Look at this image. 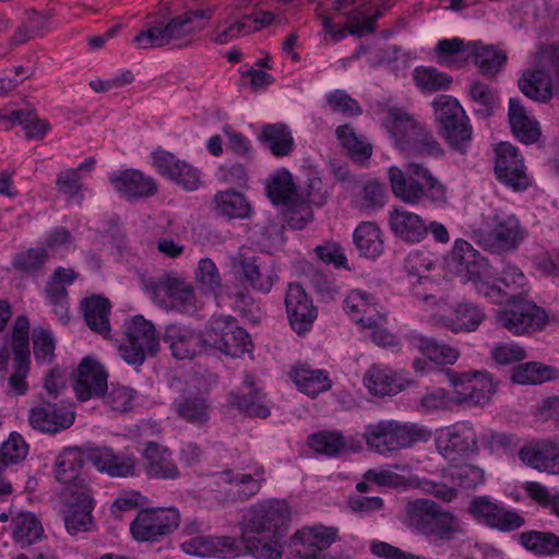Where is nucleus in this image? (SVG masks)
<instances>
[{
  "mask_svg": "<svg viewBox=\"0 0 559 559\" xmlns=\"http://www.w3.org/2000/svg\"><path fill=\"white\" fill-rule=\"evenodd\" d=\"M413 79L420 91L428 93L448 90L452 83L449 75L431 67H417Z\"/></svg>",
  "mask_w": 559,
  "mask_h": 559,
  "instance_id": "60",
  "label": "nucleus"
},
{
  "mask_svg": "<svg viewBox=\"0 0 559 559\" xmlns=\"http://www.w3.org/2000/svg\"><path fill=\"white\" fill-rule=\"evenodd\" d=\"M525 524V519L515 510L508 508L502 502L499 503L498 510L495 511L493 518L488 525L489 528L499 532H512Z\"/></svg>",
  "mask_w": 559,
  "mask_h": 559,
  "instance_id": "62",
  "label": "nucleus"
},
{
  "mask_svg": "<svg viewBox=\"0 0 559 559\" xmlns=\"http://www.w3.org/2000/svg\"><path fill=\"white\" fill-rule=\"evenodd\" d=\"M437 449L450 462L475 453L478 447L473 425L468 421H457L440 429L437 437Z\"/></svg>",
  "mask_w": 559,
  "mask_h": 559,
  "instance_id": "22",
  "label": "nucleus"
},
{
  "mask_svg": "<svg viewBox=\"0 0 559 559\" xmlns=\"http://www.w3.org/2000/svg\"><path fill=\"white\" fill-rule=\"evenodd\" d=\"M477 241L486 250L504 253L515 250L526 237V229L511 211L492 207L483 214L480 227L475 231Z\"/></svg>",
  "mask_w": 559,
  "mask_h": 559,
  "instance_id": "6",
  "label": "nucleus"
},
{
  "mask_svg": "<svg viewBox=\"0 0 559 559\" xmlns=\"http://www.w3.org/2000/svg\"><path fill=\"white\" fill-rule=\"evenodd\" d=\"M389 223L396 236L412 243L421 241L428 234L423 217L402 207H394L390 212Z\"/></svg>",
  "mask_w": 559,
  "mask_h": 559,
  "instance_id": "34",
  "label": "nucleus"
},
{
  "mask_svg": "<svg viewBox=\"0 0 559 559\" xmlns=\"http://www.w3.org/2000/svg\"><path fill=\"white\" fill-rule=\"evenodd\" d=\"M207 342L225 355L239 357L249 352L252 343L245 329L230 316L212 317L207 331Z\"/></svg>",
  "mask_w": 559,
  "mask_h": 559,
  "instance_id": "18",
  "label": "nucleus"
},
{
  "mask_svg": "<svg viewBox=\"0 0 559 559\" xmlns=\"http://www.w3.org/2000/svg\"><path fill=\"white\" fill-rule=\"evenodd\" d=\"M438 63L449 68H460L471 56V44L464 45V41L457 37L451 39H441L436 47Z\"/></svg>",
  "mask_w": 559,
  "mask_h": 559,
  "instance_id": "55",
  "label": "nucleus"
},
{
  "mask_svg": "<svg viewBox=\"0 0 559 559\" xmlns=\"http://www.w3.org/2000/svg\"><path fill=\"white\" fill-rule=\"evenodd\" d=\"M180 513L176 508H146L140 510L130 523L134 540L157 543L173 534L180 524Z\"/></svg>",
  "mask_w": 559,
  "mask_h": 559,
  "instance_id": "14",
  "label": "nucleus"
},
{
  "mask_svg": "<svg viewBox=\"0 0 559 559\" xmlns=\"http://www.w3.org/2000/svg\"><path fill=\"white\" fill-rule=\"evenodd\" d=\"M181 550L198 557H235L238 556L239 545L235 537L195 536L180 544Z\"/></svg>",
  "mask_w": 559,
  "mask_h": 559,
  "instance_id": "29",
  "label": "nucleus"
},
{
  "mask_svg": "<svg viewBox=\"0 0 559 559\" xmlns=\"http://www.w3.org/2000/svg\"><path fill=\"white\" fill-rule=\"evenodd\" d=\"M29 322L19 317L13 326L10 344L0 349V386L10 396H22L28 391L31 366Z\"/></svg>",
  "mask_w": 559,
  "mask_h": 559,
  "instance_id": "3",
  "label": "nucleus"
},
{
  "mask_svg": "<svg viewBox=\"0 0 559 559\" xmlns=\"http://www.w3.org/2000/svg\"><path fill=\"white\" fill-rule=\"evenodd\" d=\"M336 135L354 160L364 162L371 156V144L365 136L355 133L348 124L340 126L336 129Z\"/></svg>",
  "mask_w": 559,
  "mask_h": 559,
  "instance_id": "56",
  "label": "nucleus"
},
{
  "mask_svg": "<svg viewBox=\"0 0 559 559\" xmlns=\"http://www.w3.org/2000/svg\"><path fill=\"white\" fill-rule=\"evenodd\" d=\"M235 265L241 270L245 280L253 289L264 294L271 290L275 278L274 272L266 265L260 264L257 258L239 255Z\"/></svg>",
  "mask_w": 559,
  "mask_h": 559,
  "instance_id": "47",
  "label": "nucleus"
},
{
  "mask_svg": "<svg viewBox=\"0 0 559 559\" xmlns=\"http://www.w3.org/2000/svg\"><path fill=\"white\" fill-rule=\"evenodd\" d=\"M413 294L427 305V308L433 310L432 320L437 324L453 333L474 332L486 317L484 309L471 301H461L449 306L444 299L437 300L433 295L420 294L417 287H414Z\"/></svg>",
  "mask_w": 559,
  "mask_h": 559,
  "instance_id": "10",
  "label": "nucleus"
},
{
  "mask_svg": "<svg viewBox=\"0 0 559 559\" xmlns=\"http://www.w3.org/2000/svg\"><path fill=\"white\" fill-rule=\"evenodd\" d=\"M495 174L497 179L513 191H524L531 185L523 157L508 142L495 147Z\"/></svg>",
  "mask_w": 559,
  "mask_h": 559,
  "instance_id": "21",
  "label": "nucleus"
},
{
  "mask_svg": "<svg viewBox=\"0 0 559 559\" xmlns=\"http://www.w3.org/2000/svg\"><path fill=\"white\" fill-rule=\"evenodd\" d=\"M264 468L255 466L252 473H234L225 469L212 475L216 485H226L223 491L228 496H238L241 500H248L257 495L265 480Z\"/></svg>",
  "mask_w": 559,
  "mask_h": 559,
  "instance_id": "24",
  "label": "nucleus"
},
{
  "mask_svg": "<svg viewBox=\"0 0 559 559\" xmlns=\"http://www.w3.org/2000/svg\"><path fill=\"white\" fill-rule=\"evenodd\" d=\"M214 202L218 213L229 218H246L251 213V206L246 198L234 190L217 192Z\"/></svg>",
  "mask_w": 559,
  "mask_h": 559,
  "instance_id": "54",
  "label": "nucleus"
},
{
  "mask_svg": "<svg viewBox=\"0 0 559 559\" xmlns=\"http://www.w3.org/2000/svg\"><path fill=\"white\" fill-rule=\"evenodd\" d=\"M402 153L406 157L421 156L440 158L444 156V148L436 139L432 131L419 123Z\"/></svg>",
  "mask_w": 559,
  "mask_h": 559,
  "instance_id": "44",
  "label": "nucleus"
},
{
  "mask_svg": "<svg viewBox=\"0 0 559 559\" xmlns=\"http://www.w3.org/2000/svg\"><path fill=\"white\" fill-rule=\"evenodd\" d=\"M257 23L250 22V14L248 13L238 15L234 11H227V16L217 23L212 40L219 45L228 44L241 36L257 32Z\"/></svg>",
  "mask_w": 559,
  "mask_h": 559,
  "instance_id": "39",
  "label": "nucleus"
},
{
  "mask_svg": "<svg viewBox=\"0 0 559 559\" xmlns=\"http://www.w3.org/2000/svg\"><path fill=\"white\" fill-rule=\"evenodd\" d=\"M471 55L474 56L475 63L484 75H495L507 61V55L502 50H497L492 46L477 48L476 43L471 44Z\"/></svg>",
  "mask_w": 559,
  "mask_h": 559,
  "instance_id": "59",
  "label": "nucleus"
},
{
  "mask_svg": "<svg viewBox=\"0 0 559 559\" xmlns=\"http://www.w3.org/2000/svg\"><path fill=\"white\" fill-rule=\"evenodd\" d=\"M47 260L48 253L45 248H29L14 257L13 266L21 272L32 274L39 271Z\"/></svg>",
  "mask_w": 559,
  "mask_h": 559,
  "instance_id": "63",
  "label": "nucleus"
},
{
  "mask_svg": "<svg viewBox=\"0 0 559 559\" xmlns=\"http://www.w3.org/2000/svg\"><path fill=\"white\" fill-rule=\"evenodd\" d=\"M11 535L21 547H27L41 539L44 528L40 521L32 512H20L10 524Z\"/></svg>",
  "mask_w": 559,
  "mask_h": 559,
  "instance_id": "46",
  "label": "nucleus"
},
{
  "mask_svg": "<svg viewBox=\"0 0 559 559\" xmlns=\"http://www.w3.org/2000/svg\"><path fill=\"white\" fill-rule=\"evenodd\" d=\"M259 140L276 157L288 156L295 146L292 131L284 123L265 124Z\"/></svg>",
  "mask_w": 559,
  "mask_h": 559,
  "instance_id": "45",
  "label": "nucleus"
},
{
  "mask_svg": "<svg viewBox=\"0 0 559 559\" xmlns=\"http://www.w3.org/2000/svg\"><path fill=\"white\" fill-rule=\"evenodd\" d=\"M520 544L538 556L559 555V536L550 532L530 531L519 535Z\"/></svg>",
  "mask_w": 559,
  "mask_h": 559,
  "instance_id": "52",
  "label": "nucleus"
},
{
  "mask_svg": "<svg viewBox=\"0 0 559 559\" xmlns=\"http://www.w3.org/2000/svg\"><path fill=\"white\" fill-rule=\"evenodd\" d=\"M194 280L199 288L213 296L222 292V276L215 262L210 258H202L194 271Z\"/></svg>",
  "mask_w": 559,
  "mask_h": 559,
  "instance_id": "57",
  "label": "nucleus"
},
{
  "mask_svg": "<svg viewBox=\"0 0 559 559\" xmlns=\"http://www.w3.org/2000/svg\"><path fill=\"white\" fill-rule=\"evenodd\" d=\"M509 308L499 312L498 323L514 335L543 330L548 322L545 309L526 298L521 301H507Z\"/></svg>",
  "mask_w": 559,
  "mask_h": 559,
  "instance_id": "19",
  "label": "nucleus"
},
{
  "mask_svg": "<svg viewBox=\"0 0 559 559\" xmlns=\"http://www.w3.org/2000/svg\"><path fill=\"white\" fill-rule=\"evenodd\" d=\"M454 402L460 405L484 406L496 392L497 383L486 371L456 373L450 371Z\"/></svg>",
  "mask_w": 559,
  "mask_h": 559,
  "instance_id": "16",
  "label": "nucleus"
},
{
  "mask_svg": "<svg viewBox=\"0 0 559 559\" xmlns=\"http://www.w3.org/2000/svg\"><path fill=\"white\" fill-rule=\"evenodd\" d=\"M532 66L519 81V87L527 97L547 102L559 88V46L538 47Z\"/></svg>",
  "mask_w": 559,
  "mask_h": 559,
  "instance_id": "8",
  "label": "nucleus"
},
{
  "mask_svg": "<svg viewBox=\"0 0 559 559\" xmlns=\"http://www.w3.org/2000/svg\"><path fill=\"white\" fill-rule=\"evenodd\" d=\"M246 393H231L228 403L241 413L259 418H266L271 412L265 403V396L260 389L254 388L253 377L247 376L243 380Z\"/></svg>",
  "mask_w": 559,
  "mask_h": 559,
  "instance_id": "36",
  "label": "nucleus"
},
{
  "mask_svg": "<svg viewBox=\"0 0 559 559\" xmlns=\"http://www.w3.org/2000/svg\"><path fill=\"white\" fill-rule=\"evenodd\" d=\"M86 324L95 332L106 335L109 333V301L102 296H92L82 302Z\"/></svg>",
  "mask_w": 559,
  "mask_h": 559,
  "instance_id": "49",
  "label": "nucleus"
},
{
  "mask_svg": "<svg viewBox=\"0 0 559 559\" xmlns=\"http://www.w3.org/2000/svg\"><path fill=\"white\" fill-rule=\"evenodd\" d=\"M556 369L540 362H525L513 369L511 380L519 384H539L556 377Z\"/></svg>",
  "mask_w": 559,
  "mask_h": 559,
  "instance_id": "58",
  "label": "nucleus"
},
{
  "mask_svg": "<svg viewBox=\"0 0 559 559\" xmlns=\"http://www.w3.org/2000/svg\"><path fill=\"white\" fill-rule=\"evenodd\" d=\"M10 126H22L25 135L29 140H41L50 130V124L47 120L39 119L33 109L14 110L8 116L3 117Z\"/></svg>",
  "mask_w": 559,
  "mask_h": 559,
  "instance_id": "51",
  "label": "nucleus"
},
{
  "mask_svg": "<svg viewBox=\"0 0 559 559\" xmlns=\"http://www.w3.org/2000/svg\"><path fill=\"white\" fill-rule=\"evenodd\" d=\"M285 305L292 329L298 334L309 332L317 318V309L299 284L288 286Z\"/></svg>",
  "mask_w": 559,
  "mask_h": 559,
  "instance_id": "25",
  "label": "nucleus"
},
{
  "mask_svg": "<svg viewBox=\"0 0 559 559\" xmlns=\"http://www.w3.org/2000/svg\"><path fill=\"white\" fill-rule=\"evenodd\" d=\"M176 412L192 425H204L210 419V404L201 395L183 396L175 403Z\"/></svg>",
  "mask_w": 559,
  "mask_h": 559,
  "instance_id": "53",
  "label": "nucleus"
},
{
  "mask_svg": "<svg viewBox=\"0 0 559 559\" xmlns=\"http://www.w3.org/2000/svg\"><path fill=\"white\" fill-rule=\"evenodd\" d=\"M430 438L431 431L427 427L394 419L367 424L362 432L368 449L383 456L419 442H427Z\"/></svg>",
  "mask_w": 559,
  "mask_h": 559,
  "instance_id": "4",
  "label": "nucleus"
},
{
  "mask_svg": "<svg viewBox=\"0 0 559 559\" xmlns=\"http://www.w3.org/2000/svg\"><path fill=\"white\" fill-rule=\"evenodd\" d=\"M448 264L464 283L472 285L476 294H478V284L486 283L491 270L488 260L463 239L455 240Z\"/></svg>",
  "mask_w": 559,
  "mask_h": 559,
  "instance_id": "17",
  "label": "nucleus"
},
{
  "mask_svg": "<svg viewBox=\"0 0 559 559\" xmlns=\"http://www.w3.org/2000/svg\"><path fill=\"white\" fill-rule=\"evenodd\" d=\"M28 453V445L17 432H12L0 447V471L22 462Z\"/></svg>",
  "mask_w": 559,
  "mask_h": 559,
  "instance_id": "61",
  "label": "nucleus"
},
{
  "mask_svg": "<svg viewBox=\"0 0 559 559\" xmlns=\"http://www.w3.org/2000/svg\"><path fill=\"white\" fill-rule=\"evenodd\" d=\"M386 175L393 195L406 204L426 200L437 209L449 205L448 187L423 164L408 163L405 171L391 166Z\"/></svg>",
  "mask_w": 559,
  "mask_h": 559,
  "instance_id": "2",
  "label": "nucleus"
},
{
  "mask_svg": "<svg viewBox=\"0 0 559 559\" xmlns=\"http://www.w3.org/2000/svg\"><path fill=\"white\" fill-rule=\"evenodd\" d=\"M61 499L66 506L64 524L68 532L74 535L90 531L94 524L92 516L94 500L91 489L81 484L64 487Z\"/></svg>",
  "mask_w": 559,
  "mask_h": 559,
  "instance_id": "20",
  "label": "nucleus"
},
{
  "mask_svg": "<svg viewBox=\"0 0 559 559\" xmlns=\"http://www.w3.org/2000/svg\"><path fill=\"white\" fill-rule=\"evenodd\" d=\"M500 501L489 496H475L468 504V513L480 525L488 527Z\"/></svg>",
  "mask_w": 559,
  "mask_h": 559,
  "instance_id": "64",
  "label": "nucleus"
},
{
  "mask_svg": "<svg viewBox=\"0 0 559 559\" xmlns=\"http://www.w3.org/2000/svg\"><path fill=\"white\" fill-rule=\"evenodd\" d=\"M484 480L481 468L472 464H462L443 469L441 480L417 479V488L441 501L452 502L457 498V487L473 489Z\"/></svg>",
  "mask_w": 559,
  "mask_h": 559,
  "instance_id": "12",
  "label": "nucleus"
},
{
  "mask_svg": "<svg viewBox=\"0 0 559 559\" xmlns=\"http://www.w3.org/2000/svg\"><path fill=\"white\" fill-rule=\"evenodd\" d=\"M383 124L394 140L395 147L402 152L419 122L406 111L392 107L388 109Z\"/></svg>",
  "mask_w": 559,
  "mask_h": 559,
  "instance_id": "41",
  "label": "nucleus"
},
{
  "mask_svg": "<svg viewBox=\"0 0 559 559\" xmlns=\"http://www.w3.org/2000/svg\"><path fill=\"white\" fill-rule=\"evenodd\" d=\"M143 468L147 477L156 479H176L179 468L168 448L148 441L142 452Z\"/></svg>",
  "mask_w": 559,
  "mask_h": 559,
  "instance_id": "31",
  "label": "nucleus"
},
{
  "mask_svg": "<svg viewBox=\"0 0 559 559\" xmlns=\"http://www.w3.org/2000/svg\"><path fill=\"white\" fill-rule=\"evenodd\" d=\"M266 193L272 203L281 205L292 203L298 197L293 177L286 169L271 175L266 182Z\"/></svg>",
  "mask_w": 559,
  "mask_h": 559,
  "instance_id": "50",
  "label": "nucleus"
},
{
  "mask_svg": "<svg viewBox=\"0 0 559 559\" xmlns=\"http://www.w3.org/2000/svg\"><path fill=\"white\" fill-rule=\"evenodd\" d=\"M87 457L97 471L110 477H131L138 474L139 463L133 454H117L111 448L96 447L88 451Z\"/></svg>",
  "mask_w": 559,
  "mask_h": 559,
  "instance_id": "27",
  "label": "nucleus"
},
{
  "mask_svg": "<svg viewBox=\"0 0 559 559\" xmlns=\"http://www.w3.org/2000/svg\"><path fill=\"white\" fill-rule=\"evenodd\" d=\"M348 317L362 328L365 324H376L382 319V307L368 292L353 289L343 301Z\"/></svg>",
  "mask_w": 559,
  "mask_h": 559,
  "instance_id": "32",
  "label": "nucleus"
},
{
  "mask_svg": "<svg viewBox=\"0 0 559 559\" xmlns=\"http://www.w3.org/2000/svg\"><path fill=\"white\" fill-rule=\"evenodd\" d=\"M83 453L78 448L64 449L56 459L55 474L59 483L66 487L74 485H85L84 480L79 477L83 467Z\"/></svg>",
  "mask_w": 559,
  "mask_h": 559,
  "instance_id": "43",
  "label": "nucleus"
},
{
  "mask_svg": "<svg viewBox=\"0 0 559 559\" xmlns=\"http://www.w3.org/2000/svg\"><path fill=\"white\" fill-rule=\"evenodd\" d=\"M404 523L431 540H450L462 533L459 518L429 499L408 502Z\"/></svg>",
  "mask_w": 559,
  "mask_h": 559,
  "instance_id": "5",
  "label": "nucleus"
},
{
  "mask_svg": "<svg viewBox=\"0 0 559 559\" xmlns=\"http://www.w3.org/2000/svg\"><path fill=\"white\" fill-rule=\"evenodd\" d=\"M124 342L119 346L121 358L129 365L140 366L146 356L159 350V337L154 324L143 316L128 319L123 324Z\"/></svg>",
  "mask_w": 559,
  "mask_h": 559,
  "instance_id": "13",
  "label": "nucleus"
},
{
  "mask_svg": "<svg viewBox=\"0 0 559 559\" xmlns=\"http://www.w3.org/2000/svg\"><path fill=\"white\" fill-rule=\"evenodd\" d=\"M74 413L63 404L44 402L28 414L31 426L45 433H57L74 423Z\"/></svg>",
  "mask_w": 559,
  "mask_h": 559,
  "instance_id": "26",
  "label": "nucleus"
},
{
  "mask_svg": "<svg viewBox=\"0 0 559 559\" xmlns=\"http://www.w3.org/2000/svg\"><path fill=\"white\" fill-rule=\"evenodd\" d=\"M354 243L359 254L376 259L383 252L382 233L372 222H362L354 230Z\"/></svg>",
  "mask_w": 559,
  "mask_h": 559,
  "instance_id": "48",
  "label": "nucleus"
},
{
  "mask_svg": "<svg viewBox=\"0 0 559 559\" xmlns=\"http://www.w3.org/2000/svg\"><path fill=\"white\" fill-rule=\"evenodd\" d=\"M164 342L168 344L171 355L177 359L192 358L201 346L200 335L181 324L167 325Z\"/></svg>",
  "mask_w": 559,
  "mask_h": 559,
  "instance_id": "35",
  "label": "nucleus"
},
{
  "mask_svg": "<svg viewBox=\"0 0 559 559\" xmlns=\"http://www.w3.org/2000/svg\"><path fill=\"white\" fill-rule=\"evenodd\" d=\"M530 287L524 273L512 264H507L501 271L500 278H495L492 272L485 284H478V295L491 304L501 305L507 301H521L527 298Z\"/></svg>",
  "mask_w": 559,
  "mask_h": 559,
  "instance_id": "15",
  "label": "nucleus"
},
{
  "mask_svg": "<svg viewBox=\"0 0 559 559\" xmlns=\"http://www.w3.org/2000/svg\"><path fill=\"white\" fill-rule=\"evenodd\" d=\"M408 340L413 347L438 365H453L460 357V352L455 347L421 334L412 333L408 335Z\"/></svg>",
  "mask_w": 559,
  "mask_h": 559,
  "instance_id": "42",
  "label": "nucleus"
},
{
  "mask_svg": "<svg viewBox=\"0 0 559 559\" xmlns=\"http://www.w3.org/2000/svg\"><path fill=\"white\" fill-rule=\"evenodd\" d=\"M114 188L127 199L148 198L156 193L155 180L136 169L118 171L110 177Z\"/></svg>",
  "mask_w": 559,
  "mask_h": 559,
  "instance_id": "33",
  "label": "nucleus"
},
{
  "mask_svg": "<svg viewBox=\"0 0 559 559\" xmlns=\"http://www.w3.org/2000/svg\"><path fill=\"white\" fill-rule=\"evenodd\" d=\"M364 383L373 395H395L404 390V383L388 366H371L364 376Z\"/></svg>",
  "mask_w": 559,
  "mask_h": 559,
  "instance_id": "37",
  "label": "nucleus"
},
{
  "mask_svg": "<svg viewBox=\"0 0 559 559\" xmlns=\"http://www.w3.org/2000/svg\"><path fill=\"white\" fill-rule=\"evenodd\" d=\"M289 377L298 390L309 396H316L332 388V381L325 370L312 369L308 365L293 367Z\"/></svg>",
  "mask_w": 559,
  "mask_h": 559,
  "instance_id": "38",
  "label": "nucleus"
},
{
  "mask_svg": "<svg viewBox=\"0 0 559 559\" xmlns=\"http://www.w3.org/2000/svg\"><path fill=\"white\" fill-rule=\"evenodd\" d=\"M309 448L326 457H338L348 453H358L362 449L361 441L355 437H346L338 430H321L308 438Z\"/></svg>",
  "mask_w": 559,
  "mask_h": 559,
  "instance_id": "28",
  "label": "nucleus"
},
{
  "mask_svg": "<svg viewBox=\"0 0 559 559\" xmlns=\"http://www.w3.org/2000/svg\"><path fill=\"white\" fill-rule=\"evenodd\" d=\"M106 390L107 373L103 366L91 358H84L79 366L74 383L76 397L84 402L103 395Z\"/></svg>",
  "mask_w": 559,
  "mask_h": 559,
  "instance_id": "30",
  "label": "nucleus"
},
{
  "mask_svg": "<svg viewBox=\"0 0 559 559\" xmlns=\"http://www.w3.org/2000/svg\"><path fill=\"white\" fill-rule=\"evenodd\" d=\"M508 116L511 130L521 142L532 144L538 140L540 134L538 123L527 115L518 98H510Z\"/></svg>",
  "mask_w": 559,
  "mask_h": 559,
  "instance_id": "40",
  "label": "nucleus"
},
{
  "mask_svg": "<svg viewBox=\"0 0 559 559\" xmlns=\"http://www.w3.org/2000/svg\"><path fill=\"white\" fill-rule=\"evenodd\" d=\"M214 9H197L187 11L165 24L168 45L183 47L190 44L197 31L205 26L212 19Z\"/></svg>",
  "mask_w": 559,
  "mask_h": 559,
  "instance_id": "23",
  "label": "nucleus"
},
{
  "mask_svg": "<svg viewBox=\"0 0 559 559\" xmlns=\"http://www.w3.org/2000/svg\"><path fill=\"white\" fill-rule=\"evenodd\" d=\"M432 106L440 135L451 150L466 154L472 144L473 128L462 106L449 95L438 96Z\"/></svg>",
  "mask_w": 559,
  "mask_h": 559,
  "instance_id": "9",
  "label": "nucleus"
},
{
  "mask_svg": "<svg viewBox=\"0 0 559 559\" xmlns=\"http://www.w3.org/2000/svg\"><path fill=\"white\" fill-rule=\"evenodd\" d=\"M290 511L284 501L271 499L251 506L240 522L246 554L255 559H281Z\"/></svg>",
  "mask_w": 559,
  "mask_h": 559,
  "instance_id": "1",
  "label": "nucleus"
},
{
  "mask_svg": "<svg viewBox=\"0 0 559 559\" xmlns=\"http://www.w3.org/2000/svg\"><path fill=\"white\" fill-rule=\"evenodd\" d=\"M140 285L145 295L157 307L167 311L192 314L198 301L191 283L169 274L158 277L142 276Z\"/></svg>",
  "mask_w": 559,
  "mask_h": 559,
  "instance_id": "7",
  "label": "nucleus"
},
{
  "mask_svg": "<svg viewBox=\"0 0 559 559\" xmlns=\"http://www.w3.org/2000/svg\"><path fill=\"white\" fill-rule=\"evenodd\" d=\"M340 539L338 528L314 524L297 530L288 542L289 559H349L342 554H323Z\"/></svg>",
  "mask_w": 559,
  "mask_h": 559,
  "instance_id": "11",
  "label": "nucleus"
}]
</instances>
